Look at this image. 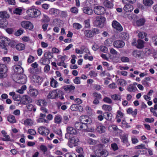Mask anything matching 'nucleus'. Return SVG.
I'll list each match as a JSON object with an SVG mask.
<instances>
[{
  "label": "nucleus",
  "mask_w": 157,
  "mask_h": 157,
  "mask_svg": "<svg viewBox=\"0 0 157 157\" xmlns=\"http://www.w3.org/2000/svg\"><path fill=\"white\" fill-rule=\"evenodd\" d=\"M9 41L10 39L7 37H2L0 38V47L6 50L4 52V54L7 53V49L6 47L9 45Z\"/></svg>",
  "instance_id": "obj_1"
},
{
  "label": "nucleus",
  "mask_w": 157,
  "mask_h": 157,
  "mask_svg": "<svg viewBox=\"0 0 157 157\" xmlns=\"http://www.w3.org/2000/svg\"><path fill=\"white\" fill-rule=\"evenodd\" d=\"M68 142V146L71 148L73 147L74 146H76L78 145V142L79 140L78 137L75 136H70Z\"/></svg>",
  "instance_id": "obj_2"
},
{
  "label": "nucleus",
  "mask_w": 157,
  "mask_h": 157,
  "mask_svg": "<svg viewBox=\"0 0 157 157\" xmlns=\"http://www.w3.org/2000/svg\"><path fill=\"white\" fill-rule=\"evenodd\" d=\"M105 21V17L103 16H97L96 20L94 22V25L96 26L102 27L104 25V23Z\"/></svg>",
  "instance_id": "obj_3"
},
{
  "label": "nucleus",
  "mask_w": 157,
  "mask_h": 157,
  "mask_svg": "<svg viewBox=\"0 0 157 157\" xmlns=\"http://www.w3.org/2000/svg\"><path fill=\"white\" fill-rule=\"evenodd\" d=\"M29 15L32 17H37L41 14L40 11L36 9L32 8L28 10Z\"/></svg>",
  "instance_id": "obj_4"
},
{
  "label": "nucleus",
  "mask_w": 157,
  "mask_h": 157,
  "mask_svg": "<svg viewBox=\"0 0 157 157\" xmlns=\"http://www.w3.org/2000/svg\"><path fill=\"white\" fill-rule=\"evenodd\" d=\"M7 67L4 64H0V78H3L6 77V73Z\"/></svg>",
  "instance_id": "obj_5"
},
{
  "label": "nucleus",
  "mask_w": 157,
  "mask_h": 157,
  "mask_svg": "<svg viewBox=\"0 0 157 157\" xmlns=\"http://www.w3.org/2000/svg\"><path fill=\"white\" fill-rule=\"evenodd\" d=\"M95 154L98 157H106L109 154L108 152L104 149L101 150L98 149L95 152Z\"/></svg>",
  "instance_id": "obj_6"
},
{
  "label": "nucleus",
  "mask_w": 157,
  "mask_h": 157,
  "mask_svg": "<svg viewBox=\"0 0 157 157\" xmlns=\"http://www.w3.org/2000/svg\"><path fill=\"white\" fill-rule=\"evenodd\" d=\"M105 11L104 7L101 6H97L94 7V13L98 15H102Z\"/></svg>",
  "instance_id": "obj_7"
},
{
  "label": "nucleus",
  "mask_w": 157,
  "mask_h": 157,
  "mask_svg": "<svg viewBox=\"0 0 157 157\" xmlns=\"http://www.w3.org/2000/svg\"><path fill=\"white\" fill-rule=\"evenodd\" d=\"M32 102V98L28 96L24 95L23 96L20 102L22 104L26 105Z\"/></svg>",
  "instance_id": "obj_8"
},
{
  "label": "nucleus",
  "mask_w": 157,
  "mask_h": 157,
  "mask_svg": "<svg viewBox=\"0 0 157 157\" xmlns=\"http://www.w3.org/2000/svg\"><path fill=\"white\" fill-rule=\"evenodd\" d=\"M22 27L24 28L29 29H32L33 28L32 24L28 21H24L21 23Z\"/></svg>",
  "instance_id": "obj_9"
},
{
  "label": "nucleus",
  "mask_w": 157,
  "mask_h": 157,
  "mask_svg": "<svg viewBox=\"0 0 157 157\" xmlns=\"http://www.w3.org/2000/svg\"><path fill=\"white\" fill-rule=\"evenodd\" d=\"M113 27L117 30L121 32L123 30V28L121 24L116 21H113L112 23Z\"/></svg>",
  "instance_id": "obj_10"
},
{
  "label": "nucleus",
  "mask_w": 157,
  "mask_h": 157,
  "mask_svg": "<svg viewBox=\"0 0 157 157\" xmlns=\"http://www.w3.org/2000/svg\"><path fill=\"white\" fill-rule=\"evenodd\" d=\"M114 46L117 48H122L125 45L124 41L121 40H117L114 41L113 42Z\"/></svg>",
  "instance_id": "obj_11"
},
{
  "label": "nucleus",
  "mask_w": 157,
  "mask_h": 157,
  "mask_svg": "<svg viewBox=\"0 0 157 157\" xmlns=\"http://www.w3.org/2000/svg\"><path fill=\"white\" fill-rule=\"evenodd\" d=\"M38 131L40 134L44 136L48 135L50 132L48 128H38Z\"/></svg>",
  "instance_id": "obj_12"
},
{
  "label": "nucleus",
  "mask_w": 157,
  "mask_h": 157,
  "mask_svg": "<svg viewBox=\"0 0 157 157\" xmlns=\"http://www.w3.org/2000/svg\"><path fill=\"white\" fill-rule=\"evenodd\" d=\"M67 133L65 135V136H69L71 135L72 136L73 134H75L77 133V131L75 128H67Z\"/></svg>",
  "instance_id": "obj_13"
},
{
  "label": "nucleus",
  "mask_w": 157,
  "mask_h": 157,
  "mask_svg": "<svg viewBox=\"0 0 157 157\" xmlns=\"http://www.w3.org/2000/svg\"><path fill=\"white\" fill-rule=\"evenodd\" d=\"M120 138L124 144H125L127 146L130 145V144L128 142V135L127 134L123 135L122 136H120Z\"/></svg>",
  "instance_id": "obj_14"
},
{
  "label": "nucleus",
  "mask_w": 157,
  "mask_h": 157,
  "mask_svg": "<svg viewBox=\"0 0 157 157\" xmlns=\"http://www.w3.org/2000/svg\"><path fill=\"white\" fill-rule=\"evenodd\" d=\"M14 70L17 74H20L23 72V69L19 65H16L14 68Z\"/></svg>",
  "instance_id": "obj_15"
},
{
  "label": "nucleus",
  "mask_w": 157,
  "mask_h": 157,
  "mask_svg": "<svg viewBox=\"0 0 157 157\" xmlns=\"http://www.w3.org/2000/svg\"><path fill=\"white\" fill-rule=\"evenodd\" d=\"M58 90H53L52 92H50L48 95V97L50 98L55 99L57 98V91Z\"/></svg>",
  "instance_id": "obj_16"
},
{
  "label": "nucleus",
  "mask_w": 157,
  "mask_h": 157,
  "mask_svg": "<svg viewBox=\"0 0 157 157\" xmlns=\"http://www.w3.org/2000/svg\"><path fill=\"white\" fill-rule=\"evenodd\" d=\"M123 9L127 12H131L133 9L132 6L128 4H125Z\"/></svg>",
  "instance_id": "obj_17"
},
{
  "label": "nucleus",
  "mask_w": 157,
  "mask_h": 157,
  "mask_svg": "<svg viewBox=\"0 0 157 157\" xmlns=\"http://www.w3.org/2000/svg\"><path fill=\"white\" fill-rule=\"evenodd\" d=\"M84 118H82V119H84V120L83 121H85V122H83L82 123V124L84 125L85 127H89V125L90 123L91 122V119L89 118L88 117H84Z\"/></svg>",
  "instance_id": "obj_18"
},
{
  "label": "nucleus",
  "mask_w": 157,
  "mask_h": 157,
  "mask_svg": "<svg viewBox=\"0 0 157 157\" xmlns=\"http://www.w3.org/2000/svg\"><path fill=\"white\" fill-rule=\"evenodd\" d=\"M40 150L43 152V154L44 156L48 155V148L46 146L42 144L40 146Z\"/></svg>",
  "instance_id": "obj_19"
},
{
  "label": "nucleus",
  "mask_w": 157,
  "mask_h": 157,
  "mask_svg": "<svg viewBox=\"0 0 157 157\" xmlns=\"http://www.w3.org/2000/svg\"><path fill=\"white\" fill-rule=\"evenodd\" d=\"M63 89L67 91H69L70 92L72 90H75V86L71 85H66L62 87Z\"/></svg>",
  "instance_id": "obj_20"
},
{
  "label": "nucleus",
  "mask_w": 157,
  "mask_h": 157,
  "mask_svg": "<svg viewBox=\"0 0 157 157\" xmlns=\"http://www.w3.org/2000/svg\"><path fill=\"white\" fill-rule=\"evenodd\" d=\"M19 83H21L22 84H24L26 82V78L24 75L21 74L19 77L18 78Z\"/></svg>",
  "instance_id": "obj_21"
},
{
  "label": "nucleus",
  "mask_w": 157,
  "mask_h": 157,
  "mask_svg": "<svg viewBox=\"0 0 157 157\" xmlns=\"http://www.w3.org/2000/svg\"><path fill=\"white\" fill-rule=\"evenodd\" d=\"M83 12L88 15H91L93 13L92 10L89 7H85L82 8Z\"/></svg>",
  "instance_id": "obj_22"
},
{
  "label": "nucleus",
  "mask_w": 157,
  "mask_h": 157,
  "mask_svg": "<svg viewBox=\"0 0 157 157\" xmlns=\"http://www.w3.org/2000/svg\"><path fill=\"white\" fill-rule=\"evenodd\" d=\"M29 93L31 96L33 97H35L38 94L37 90L34 89H30L29 91Z\"/></svg>",
  "instance_id": "obj_23"
},
{
  "label": "nucleus",
  "mask_w": 157,
  "mask_h": 157,
  "mask_svg": "<svg viewBox=\"0 0 157 157\" xmlns=\"http://www.w3.org/2000/svg\"><path fill=\"white\" fill-rule=\"evenodd\" d=\"M49 13L51 15H57L59 13V10L56 9L51 8L48 11Z\"/></svg>",
  "instance_id": "obj_24"
},
{
  "label": "nucleus",
  "mask_w": 157,
  "mask_h": 157,
  "mask_svg": "<svg viewBox=\"0 0 157 157\" xmlns=\"http://www.w3.org/2000/svg\"><path fill=\"white\" fill-rule=\"evenodd\" d=\"M113 133L115 136H121L123 132L122 130L120 129L119 128H113Z\"/></svg>",
  "instance_id": "obj_25"
},
{
  "label": "nucleus",
  "mask_w": 157,
  "mask_h": 157,
  "mask_svg": "<svg viewBox=\"0 0 157 157\" xmlns=\"http://www.w3.org/2000/svg\"><path fill=\"white\" fill-rule=\"evenodd\" d=\"M4 137L1 138L0 139L1 140L4 141L13 142L14 141L13 139H10V137L9 135H6L3 136Z\"/></svg>",
  "instance_id": "obj_26"
},
{
  "label": "nucleus",
  "mask_w": 157,
  "mask_h": 157,
  "mask_svg": "<svg viewBox=\"0 0 157 157\" xmlns=\"http://www.w3.org/2000/svg\"><path fill=\"white\" fill-rule=\"evenodd\" d=\"M15 48L18 51H22L25 49V45L24 44L19 43L16 44Z\"/></svg>",
  "instance_id": "obj_27"
},
{
  "label": "nucleus",
  "mask_w": 157,
  "mask_h": 157,
  "mask_svg": "<svg viewBox=\"0 0 157 157\" xmlns=\"http://www.w3.org/2000/svg\"><path fill=\"white\" fill-rule=\"evenodd\" d=\"M0 17L2 18H8L9 17V15L6 11L0 12Z\"/></svg>",
  "instance_id": "obj_28"
},
{
  "label": "nucleus",
  "mask_w": 157,
  "mask_h": 157,
  "mask_svg": "<svg viewBox=\"0 0 157 157\" xmlns=\"http://www.w3.org/2000/svg\"><path fill=\"white\" fill-rule=\"evenodd\" d=\"M8 121L11 123H13L16 122L15 117L12 115H9L7 117Z\"/></svg>",
  "instance_id": "obj_29"
},
{
  "label": "nucleus",
  "mask_w": 157,
  "mask_h": 157,
  "mask_svg": "<svg viewBox=\"0 0 157 157\" xmlns=\"http://www.w3.org/2000/svg\"><path fill=\"white\" fill-rule=\"evenodd\" d=\"M41 63L44 65H47L50 63V60L48 59L45 57L42 58L40 60Z\"/></svg>",
  "instance_id": "obj_30"
},
{
  "label": "nucleus",
  "mask_w": 157,
  "mask_h": 157,
  "mask_svg": "<svg viewBox=\"0 0 157 157\" xmlns=\"http://www.w3.org/2000/svg\"><path fill=\"white\" fill-rule=\"evenodd\" d=\"M24 123L25 125L29 126H31L34 124L33 121L29 119H27L25 120Z\"/></svg>",
  "instance_id": "obj_31"
},
{
  "label": "nucleus",
  "mask_w": 157,
  "mask_h": 157,
  "mask_svg": "<svg viewBox=\"0 0 157 157\" xmlns=\"http://www.w3.org/2000/svg\"><path fill=\"white\" fill-rule=\"evenodd\" d=\"M103 116L105 117V119L107 120H110L112 119V115L111 113L105 112L103 114Z\"/></svg>",
  "instance_id": "obj_32"
},
{
  "label": "nucleus",
  "mask_w": 157,
  "mask_h": 157,
  "mask_svg": "<svg viewBox=\"0 0 157 157\" xmlns=\"http://www.w3.org/2000/svg\"><path fill=\"white\" fill-rule=\"evenodd\" d=\"M137 45L136 47L138 48L141 49L144 47V42L141 40H138L137 41Z\"/></svg>",
  "instance_id": "obj_33"
},
{
  "label": "nucleus",
  "mask_w": 157,
  "mask_h": 157,
  "mask_svg": "<svg viewBox=\"0 0 157 157\" xmlns=\"http://www.w3.org/2000/svg\"><path fill=\"white\" fill-rule=\"evenodd\" d=\"M91 30H87L84 32L85 35L88 38L91 37L93 36V35L92 33Z\"/></svg>",
  "instance_id": "obj_34"
},
{
  "label": "nucleus",
  "mask_w": 157,
  "mask_h": 157,
  "mask_svg": "<svg viewBox=\"0 0 157 157\" xmlns=\"http://www.w3.org/2000/svg\"><path fill=\"white\" fill-rule=\"evenodd\" d=\"M153 1L152 0H143V3L144 5L147 6H150L153 3Z\"/></svg>",
  "instance_id": "obj_35"
},
{
  "label": "nucleus",
  "mask_w": 157,
  "mask_h": 157,
  "mask_svg": "<svg viewBox=\"0 0 157 157\" xmlns=\"http://www.w3.org/2000/svg\"><path fill=\"white\" fill-rule=\"evenodd\" d=\"M36 104L38 105L43 106L46 105L47 103L45 100L40 99L37 101Z\"/></svg>",
  "instance_id": "obj_36"
},
{
  "label": "nucleus",
  "mask_w": 157,
  "mask_h": 157,
  "mask_svg": "<svg viewBox=\"0 0 157 157\" xmlns=\"http://www.w3.org/2000/svg\"><path fill=\"white\" fill-rule=\"evenodd\" d=\"M32 78L35 79L34 81L38 83H40L42 81V77L38 75H33Z\"/></svg>",
  "instance_id": "obj_37"
},
{
  "label": "nucleus",
  "mask_w": 157,
  "mask_h": 157,
  "mask_svg": "<svg viewBox=\"0 0 157 157\" xmlns=\"http://www.w3.org/2000/svg\"><path fill=\"white\" fill-rule=\"evenodd\" d=\"M121 38L122 40H127L129 38L128 35L126 33H122L120 35Z\"/></svg>",
  "instance_id": "obj_38"
},
{
  "label": "nucleus",
  "mask_w": 157,
  "mask_h": 157,
  "mask_svg": "<svg viewBox=\"0 0 157 157\" xmlns=\"http://www.w3.org/2000/svg\"><path fill=\"white\" fill-rule=\"evenodd\" d=\"M137 90L136 87L133 86L131 84L128 86L127 89L130 92L135 91Z\"/></svg>",
  "instance_id": "obj_39"
},
{
  "label": "nucleus",
  "mask_w": 157,
  "mask_h": 157,
  "mask_svg": "<svg viewBox=\"0 0 157 157\" xmlns=\"http://www.w3.org/2000/svg\"><path fill=\"white\" fill-rule=\"evenodd\" d=\"M50 21V19L49 17L47 15L43 14V17L41 20L42 22L48 23Z\"/></svg>",
  "instance_id": "obj_40"
},
{
  "label": "nucleus",
  "mask_w": 157,
  "mask_h": 157,
  "mask_svg": "<svg viewBox=\"0 0 157 157\" xmlns=\"http://www.w3.org/2000/svg\"><path fill=\"white\" fill-rule=\"evenodd\" d=\"M26 107L28 110L29 111H31L33 110V112H35L36 111V108L34 107L32 104H29L26 106Z\"/></svg>",
  "instance_id": "obj_41"
},
{
  "label": "nucleus",
  "mask_w": 157,
  "mask_h": 157,
  "mask_svg": "<svg viewBox=\"0 0 157 157\" xmlns=\"http://www.w3.org/2000/svg\"><path fill=\"white\" fill-rule=\"evenodd\" d=\"M44 56L48 59H49L53 57V55L50 52H47L44 54Z\"/></svg>",
  "instance_id": "obj_42"
},
{
  "label": "nucleus",
  "mask_w": 157,
  "mask_h": 157,
  "mask_svg": "<svg viewBox=\"0 0 157 157\" xmlns=\"http://www.w3.org/2000/svg\"><path fill=\"white\" fill-rule=\"evenodd\" d=\"M104 3L105 6L109 8H111L113 6L112 3L109 1H105Z\"/></svg>",
  "instance_id": "obj_43"
},
{
  "label": "nucleus",
  "mask_w": 157,
  "mask_h": 157,
  "mask_svg": "<svg viewBox=\"0 0 157 157\" xmlns=\"http://www.w3.org/2000/svg\"><path fill=\"white\" fill-rule=\"evenodd\" d=\"M58 82L54 78H52L51 81V85L53 87H56L58 86Z\"/></svg>",
  "instance_id": "obj_44"
},
{
  "label": "nucleus",
  "mask_w": 157,
  "mask_h": 157,
  "mask_svg": "<svg viewBox=\"0 0 157 157\" xmlns=\"http://www.w3.org/2000/svg\"><path fill=\"white\" fill-rule=\"evenodd\" d=\"M145 22V20L144 19L141 18L139 19L136 21L137 25L139 26L144 25Z\"/></svg>",
  "instance_id": "obj_45"
},
{
  "label": "nucleus",
  "mask_w": 157,
  "mask_h": 157,
  "mask_svg": "<svg viewBox=\"0 0 157 157\" xmlns=\"http://www.w3.org/2000/svg\"><path fill=\"white\" fill-rule=\"evenodd\" d=\"M102 109L105 111H110L112 109V108L110 105H104L102 106Z\"/></svg>",
  "instance_id": "obj_46"
},
{
  "label": "nucleus",
  "mask_w": 157,
  "mask_h": 157,
  "mask_svg": "<svg viewBox=\"0 0 157 157\" xmlns=\"http://www.w3.org/2000/svg\"><path fill=\"white\" fill-rule=\"evenodd\" d=\"M111 97L113 100H120L121 99L120 95L116 94L111 95Z\"/></svg>",
  "instance_id": "obj_47"
},
{
  "label": "nucleus",
  "mask_w": 157,
  "mask_h": 157,
  "mask_svg": "<svg viewBox=\"0 0 157 157\" xmlns=\"http://www.w3.org/2000/svg\"><path fill=\"white\" fill-rule=\"evenodd\" d=\"M135 148L136 149H146V148L145 147V145L143 144H140L136 146L135 147Z\"/></svg>",
  "instance_id": "obj_48"
},
{
  "label": "nucleus",
  "mask_w": 157,
  "mask_h": 157,
  "mask_svg": "<svg viewBox=\"0 0 157 157\" xmlns=\"http://www.w3.org/2000/svg\"><path fill=\"white\" fill-rule=\"evenodd\" d=\"M100 49L101 51L104 53H106L108 52V48L107 47L104 46H101L100 47Z\"/></svg>",
  "instance_id": "obj_49"
},
{
  "label": "nucleus",
  "mask_w": 157,
  "mask_h": 157,
  "mask_svg": "<svg viewBox=\"0 0 157 157\" xmlns=\"http://www.w3.org/2000/svg\"><path fill=\"white\" fill-rule=\"evenodd\" d=\"M103 100L105 102L109 104H111L112 103V100L109 98L107 97L104 98H103Z\"/></svg>",
  "instance_id": "obj_50"
},
{
  "label": "nucleus",
  "mask_w": 157,
  "mask_h": 157,
  "mask_svg": "<svg viewBox=\"0 0 157 157\" xmlns=\"http://www.w3.org/2000/svg\"><path fill=\"white\" fill-rule=\"evenodd\" d=\"M146 33L144 32H140L138 35V37L141 38H144L145 37Z\"/></svg>",
  "instance_id": "obj_51"
},
{
  "label": "nucleus",
  "mask_w": 157,
  "mask_h": 157,
  "mask_svg": "<svg viewBox=\"0 0 157 157\" xmlns=\"http://www.w3.org/2000/svg\"><path fill=\"white\" fill-rule=\"evenodd\" d=\"M111 147L113 150L115 151L118 149V147L116 143H113L111 144Z\"/></svg>",
  "instance_id": "obj_52"
},
{
  "label": "nucleus",
  "mask_w": 157,
  "mask_h": 157,
  "mask_svg": "<svg viewBox=\"0 0 157 157\" xmlns=\"http://www.w3.org/2000/svg\"><path fill=\"white\" fill-rule=\"evenodd\" d=\"M88 142L90 145H95L96 144V141L92 138H89L88 140Z\"/></svg>",
  "instance_id": "obj_53"
},
{
  "label": "nucleus",
  "mask_w": 157,
  "mask_h": 157,
  "mask_svg": "<svg viewBox=\"0 0 157 157\" xmlns=\"http://www.w3.org/2000/svg\"><path fill=\"white\" fill-rule=\"evenodd\" d=\"M122 2L124 4H128V3H133L135 2V0H122Z\"/></svg>",
  "instance_id": "obj_54"
},
{
  "label": "nucleus",
  "mask_w": 157,
  "mask_h": 157,
  "mask_svg": "<svg viewBox=\"0 0 157 157\" xmlns=\"http://www.w3.org/2000/svg\"><path fill=\"white\" fill-rule=\"evenodd\" d=\"M70 108L72 111H76L78 110V106L77 105L73 104L71 106Z\"/></svg>",
  "instance_id": "obj_55"
},
{
  "label": "nucleus",
  "mask_w": 157,
  "mask_h": 157,
  "mask_svg": "<svg viewBox=\"0 0 157 157\" xmlns=\"http://www.w3.org/2000/svg\"><path fill=\"white\" fill-rule=\"evenodd\" d=\"M70 11L72 13L75 14H77L78 12V9L75 7L71 8L70 9Z\"/></svg>",
  "instance_id": "obj_56"
},
{
  "label": "nucleus",
  "mask_w": 157,
  "mask_h": 157,
  "mask_svg": "<svg viewBox=\"0 0 157 157\" xmlns=\"http://www.w3.org/2000/svg\"><path fill=\"white\" fill-rule=\"evenodd\" d=\"M121 60L123 62H128L129 61V59L127 57L122 56L121 57Z\"/></svg>",
  "instance_id": "obj_57"
},
{
  "label": "nucleus",
  "mask_w": 157,
  "mask_h": 157,
  "mask_svg": "<svg viewBox=\"0 0 157 157\" xmlns=\"http://www.w3.org/2000/svg\"><path fill=\"white\" fill-rule=\"evenodd\" d=\"M93 36L94 35L98 34L99 33V30L97 29H93L91 30Z\"/></svg>",
  "instance_id": "obj_58"
},
{
  "label": "nucleus",
  "mask_w": 157,
  "mask_h": 157,
  "mask_svg": "<svg viewBox=\"0 0 157 157\" xmlns=\"http://www.w3.org/2000/svg\"><path fill=\"white\" fill-rule=\"evenodd\" d=\"M75 83L76 84H80V78L78 77H76L73 80Z\"/></svg>",
  "instance_id": "obj_59"
},
{
  "label": "nucleus",
  "mask_w": 157,
  "mask_h": 157,
  "mask_svg": "<svg viewBox=\"0 0 157 157\" xmlns=\"http://www.w3.org/2000/svg\"><path fill=\"white\" fill-rule=\"evenodd\" d=\"M73 26L74 28L77 29H79L82 27L81 25L78 23H74L73 24Z\"/></svg>",
  "instance_id": "obj_60"
},
{
  "label": "nucleus",
  "mask_w": 157,
  "mask_h": 157,
  "mask_svg": "<svg viewBox=\"0 0 157 157\" xmlns=\"http://www.w3.org/2000/svg\"><path fill=\"white\" fill-rule=\"evenodd\" d=\"M93 95L94 97L96 98L101 99V95L100 94H98L97 92H94L93 94Z\"/></svg>",
  "instance_id": "obj_61"
},
{
  "label": "nucleus",
  "mask_w": 157,
  "mask_h": 157,
  "mask_svg": "<svg viewBox=\"0 0 157 157\" xmlns=\"http://www.w3.org/2000/svg\"><path fill=\"white\" fill-rule=\"evenodd\" d=\"M76 151L78 153H82L83 152V149L80 147H77L75 149Z\"/></svg>",
  "instance_id": "obj_62"
},
{
  "label": "nucleus",
  "mask_w": 157,
  "mask_h": 157,
  "mask_svg": "<svg viewBox=\"0 0 157 157\" xmlns=\"http://www.w3.org/2000/svg\"><path fill=\"white\" fill-rule=\"evenodd\" d=\"M28 133L32 135H34L36 133L35 130L32 128L28 130Z\"/></svg>",
  "instance_id": "obj_63"
},
{
  "label": "nucleus",
  "mask_w": 157,
  "mask_h": 157,
  "mask_svg": "<svg viewBox=\"0 0 157 157\" xmlns=\"http://www.w3.org/2000/svg\"><path fill=\"white\" fill-rule=\"evenodd\" d=\"M61 118L59 116H56L55 118V123H59L61 121Z\"/></svg>",
  "instance_id": "obj_64"
}]
</instances>
